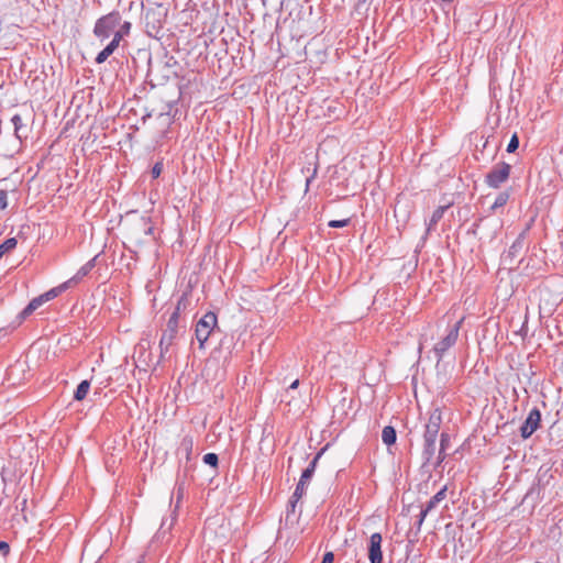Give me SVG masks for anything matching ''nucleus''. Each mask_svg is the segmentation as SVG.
I'll return each mask as SVG.
<instances>
[{"instance_id":"2f4dec72","label":"nucleus","mask_w":563,"mask_h":563,"mask_svg":"<svg viewBox=\"0 0 563 563\" xmlns=\"http://www.w3.org/2000/svg\"><path fill=\"white\" fill-rule=\"evenodd\" d=\"M162 170H163V164H162V163H159V162H158V163H156V164L153 166L152 170H151V174H152L153 178H158V177H159V175L162 174Z\"/></svg>"},{"instance_id":"58836bf2","label":"nucleus","mask_w":563,"mask_h":563,"mask_svg":"<svg viewBox=\"0 0 563 563\" xmlns=\"http://www.w3.org/2000/svg\"><path fill=\"white\" fill-rule=\"evenodd\" d=\"M299 386V379L294 380L288 389H296Z\"/></svg>"},{"instance_id":"79ce46f5","label":"nucleus","mask_w":563,"mask_h":563,"mask_svg":"<svg viewBox=\"0 0 563 563\" xmlns=\"http://www.w3.org/2000/svg\"><path fill=\"white\" fill-rule=\"evenodd\" d=\"M2 503H3V499H2V497L0 496V507L2 506Z\"/></svg>"},{"instance_id":"39448f33","label":"nucleus","mask_w":563,"mask_h":563,"mask_svg":"<svg viewBox=\"0 0 563 563\" xmlns=\"http://www.w3.org/2000/svg\"><path fill=\"white\" fill-rule=\"evenodd\" d=\"M511 165L505 162L496 164L485 177V183L490 188H499L509 178Z\"/></svg>"},{"instance_id":"ddd939ff","label":"nucleus","mask_w":563,"mask_h":563,"mask_svg":"<svg viewBox=\"0 0 563 563\" xmlns=\"http://www.w3.org/2000/svg\"><path fill=\"white\" fill-rule=\"evenodd\" d=\"M448 208H449V206H440L433 211V213L429 220V223L427 225L426 234L431 233L435 229V225L443 218Z\"/></svg>"},{"instance_id":"f8f14e48","label":"nucleus","mask_w":563,"mask_h":563,"mask_svg":"<svg viewBox=\"0 0 563 563\" xmlns=\"http://www.w3.org/2000/svg\"><path fill=\"white\" fill-rule=\"evenodd\" d=\"M44 302H46L44 300V297L43 295L36 297V298H33L29 305L20 312L19 314V323L20 324L25 318H27L29 316H31L37 308H40Z\"/></svg>"},{"instance_id":"a211bd4d","label":"nucleus","mask_w":563,"mask_h":563,"mask_svg":"<svg viewBox=\"0 0 563 563\" xmlns=\"http://www.w3.org/2000/svg\"><path fill=\"white\" fill-rule=\"evenodd\" d=\"M90 389V382L85 379L79 383L77 389L74 393V399L77 401H81L86 398Z\"/></svg>"},{"instance_id":"c85d7f7f","label":"nucleus","mask_w":563,"mask_h":563,"mask_svg":"<svg viewBox=\"0 0 563 563\" xmlns=\"http://www.w3.org/2000/svg\"><path fill=\"white\" fill-rule=\"evenodd\" d=\"M439 433L424 430L423 442H437Z\"/></svg>"},{"instance_id":"1a4fd4ad","label":"nucleus","mask_w":563,"mask_h":563,"mask_svg":"<svg viewBox=\"0 0 563 563\" xmlns=\"http://www.w3.org/2000/svg\"><path fill=\"white\" fill-rule=\"evenodd\" d=\"M122 40V32H115L111 42L97 55L96 63L102 64L104 63L109 56L113 54V52L118 48L120 42Z\"/></svg>"},{"instance_id":"b1692460","label":"nucleus","mask_w":563,"mask_h":563,"mask_svg":"<svg viewBox=\"0 0 563 563\" xmlns=\"http://www.w3.org/2000/svg\"><path fill=\"white\" fill-rule=\"evenodd\" d=\"M18 241L15 238L7 239L3 243L0 244V258L9 253L10 251L16 247Z\"/></svg>"},{"instance_id":"f704fd0d","label":"nucleus","mask_w":563,"mask_h":563,"mask_svg":"<svg viewBox=\"0 0 563 563\" xmlns=\"http://www.w3.org/2000/svg\"><path fill=\"white\" fill-rule=\"evenodd\" d=\"M183 494H184V484L181 483V484L177 485V503L180 501Z\"/></svg>"},{"instance_id":"9d476101","label":"nucleus","mask_w":563,"mask_h":563,"mask_svg":"<svg viewBox=\"0 0 563 563\" xmlns=\"http://www.w3.org/2000/svg\"><path fill=\"white\" fill-rule=\"evenodd\" d=\"M194 449V440L191 437L186 435L181 439L179 446L177 449V456L179 457V461L181 462V459L185 457L186 462L188 463L190 461V456L192 454Z\"/></svg>"},{"instance_id":"c756f323","label":"nucleus","mask_w":563,"mask_h":563,"mask_svg":"<svg viewBox=\"0 0 563 563\" xmlns=\"http://www.w3.org/2000/svg\"><path fill=\"white\" fill-rule=\"evenodd\" d=\"M430 511H427V507L424 506V508L421 509L420 514H419V517H418V520H417V529L418 531L420 530L427 515L429 514Z\"/></svg>"},{"instance_id":"a878e982","label":"nucleus","mask_w":563,"mask_h":563,"mask_svg":"<svg viewBox=\"0 0 563 563\" xmlns=\"http://www.w3.org/2000/svg\"><path fill=\"white\" fill-rule=\"evenodd\" d=\"M301 498H296L295 497V493L291 495L289 501H288V505H287V514H286V518L288 519L289 515L290 514H294L295 510H296V506H297V503L300 500Z\"/></svg>"},{"instance_id":"6e6552de","label":"nucleus","mask_w":563,"mask_h":563,"mask_svg":"<svg viewBox=\"0 0 563 563\" xmlns=\"http://www.w3.org/2000/svg\"><path fill=\"white\" fill-rule=\"evenodd\" d=\"M382 542L383 538L379 532L371 536L368 543V560L371 563H383Z\"/></svg>"},{"instance_id":"ea45409f","label":"nucleus","mask_w":563,"mask_h":563,"mask_svg":"<svg viewBox=\"0 0 563 563\" xmlns=\"http://www.w3.org/2000/svg\"><path fill=\"white\" fill-rule=\"evenodd\" d=\"M1 478H2L3 484H5L7 479H5L4 475H3V472L1 473Z\"/></svg>"},{"instance_id":"c9c22d12","label":"nucleus","mask_w":563,"mask_h":563,"mask_svg":"<svg viewBox=\"0 0 563 563\" xmlns=\"http://www.w3.org/2000/svg\"><path fill=\"white\" fill-rule=\"evenodd\" d=\"M9 544L4 541H0V552H2L3 554H7L9 553Z\"/></svg>"},{"instance_id":"bb28decb","label":"nucleus","mask_w":563,"mask_h":563,"mask_svg":"<svg viewBox=\"0 0 563 563\" xmlns=\"http://www.w3.org/2000/svg\"><path fill=\"white\" fill-rule=\"evenodd\" d=\"M518 147H519V137H518V135L515 133V134L511 136V139H510V141H509V143H508V145H507V152H508V153H514V152H516V151H517V148H518Z\"/></svg>"},{"instance_id":"dca6fc26","label":"nucleus","mask_w":563,"mask_h":563,"mask_svg":"<svg viewBox=\"0 0 563 563\" xmlns=\"http://www.w3.org/2000/svg\"><path fill=\"white\" fill-rule=\"evenodd\" d=\"M437 442H423L422 460L423 464H429L435 455Z\"/></svg>"},{"instance_id":"2eb2a0df","label":"nucleus","mask_w":563,"mask_h":563,"mask_svg":"<svg viewBox=\"0 0 563 563\" xmlns=\"http://www.w3.org/2000/svg\"><path fill=\"white\" fill-rule=\"evenodd\" d=\"M446 490L448 486H443L434 496L430 498V500L427 503V511L434 510L441 501H443L446 498Z\"/></svg>"},{"instance_id":"6ab92c4d","label":"nucleus","mask_w":563,"mask_h":563,"mask_svg":"<svg viewBox=\"0 0 563 563\" xmlns=\"http://www.w3.org/2000/svg\"><path fill=\"white\" fill-rule=\"evenodd\" d=\"M70 285H71L70 282L67 280V282L63 283L62 285L44 292L43 294L44 300L49 301V300L54 299L55 297L60 295L64 290H66Z\"/></svg>"},{"instance_id":"5701e85b","label":"nucleus","mask_w":563,"mask_h":563,"mask_svg":"<svg viewBox=\"0 0 563 563\" xmlns=\"http://www.w3.org/2000/svg\"><path fill=\"white\" fill-rule=\"evenodd\" d=\"M11 122L14 126V135L21 141L23 139L22 130L24 129V124L22 122V118L20 114H14L11 119ZM24 137H26L24 135Z\"/></svg>"},{"instance_id":"72a5a7b5","label":"nucleus","mask_w":563,"mask_h":563,"mask_svg":"<svg viewBox=\"0 0 563 563\" xmlns=\"http://www.w3.org/2000/svg\"><path fill=\"white\" fill-rule=\"evenodd\" d=\"M130 29H131V23L125 21V22L121 25V29H120L118 32H122V36H123L124 34H129Z\"/></svg>"},{"instance_id":"423d86ee","label":"nucleus","mask_w":563,"mask_h":563,"mask_svg":"<svg viewBox=\"0 0 563 563\" xmlns=\"http://www.w3.org/2000/svg\"><path fill=\"white\" fill-rule=\"evenodd\" d=\"M323 452H324V449L319 451L316 454V456L313 457V460L310 462L308 467L306 470H303V472L301 473L299 482H298V484H297V486L295 488V492H294L296 498H302V496L306 494V489H307L308 483L311 479V477H312V475L314 473L316 466L318 464V461L321 457V455L323 454Z\"/></svg>"},{"instance_id":"9b49d317","label":"nucleus","mask_w":563,"mask_h":563,"mask_svg":"<svg viewBox=\"0 0 563 563\" xmlns=\"http://www.w3.org/2000/svg\"><path fill=\"white\" fill-rule=\"evenodd\" d=\"M442 424V412L440 408H434L430 411L424 430L439 433Z\"/></svg>"},{"instance_id":"f03ea898","label":"nucleus","mask_w":563,"mask_h":563,"mask_svg":"<svg viewBox=\"0 0 563 563\" xmlns=\"http://www.w3.org/2000/svg\"><path fill=\"white\" fill-rule=\"evenodd\" d=\"M218 327V317L214 312L208 311L197 322L195 329L196 339L199 342V347L202 349L211 333Z\"/></svg>"},{"instance_id":"412c9836","label":"nucleus","mask_w":563,"mask_h":563,"mask_svg":"<svg viewBox=\"0 0 563 563\" xmlns=\"http://www.w3.org/2000/svg\"><path fill=\"white\" fill-rule=\"evenodd\" d=\"M525 244V233L519 234L516 241L509 247L508 254L509 256L516 257L519 252L523 249Z\"/></svg>"},{"instance_id":"e433bc0d","label":"nucleus","mask_w":563,"mask_h":563,"mask_svg":"<svg viewBox=\"0 0 563 563\" xmlns=\"http://www.w3.org/2000/svg\"><path fill=\"white\" fill-rule=\"evenodd\" d=\"M174 520H175V518H173V519H172V521H174ZM165 525H166V521H165V520H163V522H162V525H161V528H159V530H161L163 533H165V532H166V530H164ZM172 526H173V522H170V523H169V526H168V528H167V531L172 528Z\"/></svg>"},{"instance_id":"7ed1b4c3","label":"nucleus","mask_w":563,"mask_h":563,"mask_svg":"<svg viewBox=\"0 0 563 563\" xmlns=\"http://www.w3.org/2000/svg\"><path fill=\"white\" fill-rule=\"evenodd\" d=\"M462 322H463V318L459 321H456L453 325H450L448 328V331H446V334L445 336L440 340L434 346H433V352L437 356V361L440 362L442 361L444 354L453 346L455 345L456 341H457V338H459V332H460V328L462 325Z\"/></svg>"},{"instance_id":"aec40b11","label":"nucleus","mask_w":563,"mask_h":563,"mask_svg":"<svg viewBox=\"0 0 563 563\" xmlns=\"http://www.w3.org/2000/svg\"><path fill=\"white\" fill-rule=\"evenodd\" d=\"M450 437L446 432H442L440 434V450L438 455V464L442 463L445 460V451L449 446Z\"/></svg>"},{"instance_id":"f3484780","label":"nucleus","mask_w":563,"mask_h":563,"mask_svg":"<svg viewBox=\"0 0 563 563\" xmlns=\"http://www.w3.org/2000/svg\"><path fill=\"white\" fill-rule=\"evenodd\" d=\"M382 440L386 445H393L396 443L397 433L394 427L386 426L382 431Z\"/></svg>"},{"instance_id":"7c9ffc66","label":"nucleus","mask_w":563,"mask_h":563,"mask_svg":"<svg viewBox=\"0 0 563 563\" xmlns=\"http://www.w3.org/2000/svg\"><path fill=\"white\" fill-rule=\"evenodd\" d=\"M8 207V194L5 190H0V210H4Z\"/></svg>"},{"instance_id":"f257e3e1","label":"nucleus","mask_w":563,"mask_h":563,"mask_svg":"<svg viewBox=\"0 0 563 563\" xmlns=\"http://www.w3.org/2000/svg\"><path fill=\"white\" fill-rule=\"evenodd\" d=\"M189 303H190V301H189L188 294L184 292L177 300L175 310L173 311V313L170 314V317L168 319L167 328L163 332L162 338L159 340V349H161L162 353L168 351L174 339L176 338V334L178 332V321H179L180 313L187 309Z\"/></svg>"},{"instance_id":"a19ab883","label":"nucleus","mask_w":563,"mask_h":563,"mask_svg":"<svg viewBox=\"0 0 563 563\" xmlns=\"http://www.w3.org/2000/svg\"><path fill=\"white\" fill-rule=\"evenodd\" d=\"M152 231H153V228H148V230L146 232L152 233Z\"/></svg>"},{"instance_id":"4be33fe9","label":"nucleus","mask_w":563,"mask_h":563,"mask_svg":"<svg viewBox=\"0 0 563 563\" xmlns=\"http://www.w3.org/2000/svg\"><path fill=\"white\" fill-rule=\"evenodd\" d=\"M509 197H510V195H509V192H508L507 190H505V191H500V192L497 195V197H496V199H495L494 203L492 205L490 210L494 212V211H496L497 209H499V208L504 207V206L508 202Z\"/></svg>"},{"instance_id":"4c0bfd02","label":"nucleus","mask_w":563,"mask_h":563,"mask_svg":"<svg viewBox=\"0 0 563 563\" xmlns=\"http://www.w3.org/2000/svg\"><path fill=\"white\" fill-rule=\"evenodd\" d=\"M316 173H317V170L314 169V170H313V173H312V175H311L310 177H308V178H307V180H306V187H307V188L309 187V185H310L311 180H312V179H313V177L316 176Z\"/></svg>"},{"instance_id":"20e7f679","label":"nucleus","mask_w":563,"mask_h":563,"mask_svg":"<svg viewBox=\"0 0 563 563\" xmlns=\"http://www.w3.org/2000/svg\"><path fill=\"white\" fill-rule=\"evenodd\" d=\"M121 14L118 11H112L97 20L93 34L101 41L110 37L113 29L120 23Z\"/></svg>"},{"instance_id":"473e14b6","label":"nucleus","mask_w":563,"mask_h":563,"mask_svg":"<svg viewBox=\"0 0 563 563\" xmlns=\"http://www.w3.org/2000/svg\"><path fill=\"white\" fill-rule=\"evenodd\" d=\"M334 561V554L333 552H325L322 562L321 563H333Z\"/></svg>"},{"instance_id":"cd10ccee","label":"nucleus","mask_w":563,"mask_h":563,"mask_svg":"<svg viewBox=\"0 0 563 563\" xmlns=\"http://www.w3.org/2000/svg\"><path fill=\"white\" fill-rule=\"evenodd\" d=\"M350 219H343V220H331L329 221L328 225L330 228H344L350 224Z\"/></svg>"},{"instance_id":"0eeeda50","label":"nucleus","mask_w":563,"mask_h":563,"mask_svg":"<svg viewBox=\"0 0 563 563\" xmlns=\"http://www.w3.org/2000/svg\"><path fill=\"white\" fill-rule=\"evenodd\" d=\"M541 422V412L538 408H532L520 428V435L523 439L530 438L539 428Z\"/></svg>"},{"instance_id":"4468645a","label":"nucleus","mask_w":563,"mask_h":563,"mask_svg":"<svg viewBox=\"0 0 563 563\" xmlns=\"http://www.w3.org/2000/svg\"><path fill=\"white\" fill-rule=\"evenodd\" d=\"M96 266V257L91 258L90 261H88L85 265H82L78 272L75 274L74 277H71L70 279H68V282H70V284H75V283H78L79 280H81L85 276H87L91 271L92 268Z\"/></svg>"},{"instance_id":"393cba45","label":"nucleus","mask_w":563,"mask_h":563,"mask_svg":"<svg viewBox=\"0 0 563 563\" xmlns=\"http://www.w3.org/2000/svg\"><path fill=\"white\" fill-rule=\"evenodd\" d=\"M203 462L207 465H210L212 467H217L219 463V457L216 453H207L203 455Z\"/></svg>"}]
</instances>
